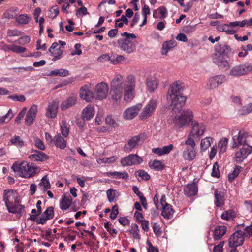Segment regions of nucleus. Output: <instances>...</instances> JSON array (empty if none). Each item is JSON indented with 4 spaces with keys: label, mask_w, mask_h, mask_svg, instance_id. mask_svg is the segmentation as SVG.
Segmentation results:
<instances>
[{
    "label": "nucleus",
    "mask_w": 252,
    "mask_h": 252,
    "mask_svg": "<svg viewBox=\"0 0 252 252\" xmlns=\"http://www.w3.org/2000/svg\"><path fill=\"white\" fill-rule=\"evenodd\" d=\"M11 168L19 176L26 178L33 176L38 169L34 163L30 164L27 162H22L20 163L15 162L13 163Z\"/></svg>",
    "instance_id": "nucleus-1"
},
{
    "label": "nucleus",
    "mask_w": 252,
    "mask_h": 252,
    "mask_svg": "<svg viewBox=\"0 0 252 252\" xmlns=\"http://www.w3.org/2000/svg\"><path fill=\"white\" fill-rule=\"evenodd\" d=\"M121 36L124 38L118 40L119 47L126 53H133L135 50L136 46L130 39L136 38V35L133 33L124 32L121 34Z\"/></svg>",
    "instance_id": "nucleus-2"
},
{
    "label": "nucleus",
    "mask_w": 252,
    "mask_h": 252,
    "mask_svg": "<svg viewBox=\"0 0 252 252\" xmlns=\"http://www.w3.org/2000/svg\"><path fill=\"white\" fill-rule=\"evenodd\" d=\"M123 79L121 76L115 77L111 83L110 94L112 100L116 103L119 102L123 95Z\"/></svg>",
    "instance_id": "nucleus-3"
},
{
    "label": "nucleus",
    "mask_w": 252,
    "mask_h": 252,
    "mask_svg": "<svg viewBox=\"0 0 252 252\" xmlns=\"http://www.w3.org/2000/svg\"><path fill=\"white\" fill-rule=\"evenodd\" d=\"M135 84L136 80L134 76L129 75L126 78L123 85L124 100L126 102H129L133 98Z\"/></svg>",
    "instance_id": "nucleus-4"
},
{
    "label": "nucleus",
    "mask_w": 252,
    "mask_h": 252,
    "mask_svg": "<svg viewBox=\"0 0 252 252\" xmlns=\"http://www.w3.org/2000/svg\"><path fill=\"white\" fill-rule=\"evenodd\" d=\"M193 118L192 111L189 109L184 110L181 115L176 116L174 119V124L176 127L180 128L188 124Z\"/></svg>",
    "instance_id": "nucleus-5"
},
{
    "label": "nucleus",
    "mask_w": 252,
    "mask_h": 252,
    "mask_svg": "<svg viewBox=\"0 0 252 252\" xmlns=\"http://www.w3.org/2000/svg\"><path fill=\"white\" fill-rule=\"evenodd\" d=\"M250 72H252V63H244L232 67L229 75L233 77H238L247 74Z\"/></svg>",
    "instance_id": "nucleus-6"
},
{
    "label": "nucleus",
    "mask_w": 252,
    "mask_h": 252,
    "mask_svg": "<svg viewBox=\"0 0 252 252\" xmlns=\"http://www.w3.org/2000/svg\"><path fill=\"white\" fill-rule=\"evenodd\" d=\"M145 135L144 133H141L137 136L132 137L125 144L124 147V150L126 152L128 153L132 151L136 145L142 143L145 140Z\"/></svg>",
    "instance_id": "nucleus-7"
},
{
    "label": "nucleus",
    "mask_w": 252,
    "mask_h": 252,
    "mask_svg": "<svg viewBox=\"0 0 252 252\" xmlns=\"http://www.w3.org/2000/svg\"><path fill=\"white\" fill-rule=\"evenodd\" d=\"M157 106V101L156 100H150L147 105L142 110L139 117L142 120L149 118L154 112Z\"/></svg>",
    "instance_id": "nucleus-8"
},
{
    "label": "nucleus",
    "mask_w": 252,
    "mask_h": 252,
    "mask_svg": "<svg viewBox=\"0 0 252 252\" xmlns=\"http://www.w3.org/2000/svg\"><path fill=\"white\" fill-rule=\"evenodd\" d=\"M143 161V159L137 154H130L127 157L123 158L121 163L123 166H130L140 164Z\"/></svg>",
    "instance_id": "nucleus-9"
},
{
    "label": "nucleus",
    "mask_w": 252,
    "mask_h": 252,
    "mask_svg": "<svg viewBox=\"0 0 252 252\" xmlns=\"http://www.w3.org/2000/svg\"><path fill=\"white\" fill-rule=\"evenodd\" d=\"M248 137V133L244 131L241 130L236 136L232 138V148H238L239 146L242 145L243 147H247L248 144L246 142Z\"/></svg>",
    "instance_id": "nucleus-10"
},
{
    "label": "nucleus",
    "mask_w": 252,
    "mask_h": 252,
    "mask_svg": "<svg viewBox=\"0 0 252 252\" xmlns=\"http://www.w3.org/2000/svg\"><path fill=\"white\" fill-rule=\"evenodd\" d=\"M244 241V233L241 230L235 232L229 238L230 247H237L243 244Z\"/></svg>",
    "instance_id": "nucleus-11"
},
{
    "label": "nucleus",
    "mask_w": 252,
    "mask_h": 252,
    "mask_svg": "<svg viewBox=\"0 0 252 252\" xmlns=\"http://www.w3.org/2000/svg\"><path fill=\"white\" fill-rule=\"evenodd\" d=\"M191 126V129L189 134L190 136L199 137L203 134L205 126L202 123H199L195 120L192 121Z\"/></svg>",
    "instance_id": "nucleus-12"
},
{
    "label": "nucleus",
    "mask_w": 252,
    "mask_h": 252,
    "mask_svg": "<svg viewBox=\"0 0 252 252\" xmlns=\"http://www.w3.org/2000/svg\"><path fill=\"white\" fill-rule=\"evenodd\" d=\"M108 86L104 82L98 83L95 86V99L102 100L106 98L108 92Z\"/></svg>",
    "instance_id": "nucleus-13"
},
{
    "label": "nucleus",
    "mask_w": 252,
    "mask_h": 252,
    "mask_svg": "<svg viewBox=\"0 0 252 252\" xmlns=\"http://www.w3.org/2000/svg\"><path fill=\"white\" fill-rule=\"evenodd\" d=\"M167 99L171 101V106L172 107V109L174 108L180 109L185 104L187 99L186 97L183 96V94H176L173 96L167 95Z\"/></svg>",
    "instance_id": "nucleus-14"
},
{
    "label": "nucleus",
    "mask_w": 252,
    "mask_h": 252,
    "mask_svg": "<svg viewBox=\"0 0 252 252\" xmlns=\"http://www.w3.org/2000/svg\"><path fill=\"white\" fill-rule=\"evenodd\" d=\"M225 80V77L223 75H216L211 77L207 83V88L209 89L216 88L222 84Z\"/></svg>",
    "instance_id": "nucleus-15"
},
{
    "label": "nucleus",
    "mask_w": 252,
    "mask_h": 252,
    "mask_svg": "<svg viewBox=\"0 0 252 252\" xmlns=\"http://www.w3.org/2000/svg\"><path fill=\"white\" fill-rule=\"evenodd\" d=\"M251 152H252V147L250 146H247V147H243L235 154L236 162L238 163L242 162Z\"/></svg>",
    "instance_id": "nucleus-16"
},
{
    "label": "nucleus",
    "mask_w": 252,
    "mask_h": 252,
    "mask_svg": "<svg viewBox=\"0 0 252 252\" xmlns=\"http://www.w3.org/2000/svg\"><path fill=\"white\" fill-rule=\"evenodd\" d=\"M141 108V104H137L125 110L123 113V116L126 119H132L137 115Z\"/></svg>",
    "instance_id": "nucleus-17"
},
{
    "label": "nucleus",
    "mask_w": 252,
    "mask_h": 252,
    "mask_svg": "<svg viewBox=\"0 0 252 252\" xmlns=\"http://www.w3.org/2000/svg\"><path fill=\"white\" fill-rule=\"evenodd\" d=\"M183 90L184 86L183 83L179 81H176L170 85L167 95L173 96L176 94H182L181 92Z\"/></svg>",
    "instance_id": "nucleus-18"
},
{
    "label": "nucleus",
    "mask_w": 252,
    "mask_h": 252,
    "mask_svg": "<svg viewBox=\"0 0 252 252\" xmlns=\"http://www.w3.org/2000/svg\"><path fill=\"white\" fill-rule=\"evenodd\" d=\"M19 200L18 197V194L16 190L13 189L4 190L3 194V201L5 204H7L12 202L16 203L17 201Z\"/></svg>",
    "instance_id": "nucleus-19"
},
{
    "label": "nucleus",
    "mask_w": 252,
    "mask_h": 252,
    "mask_svg": "<svg viewBox=\"0 0 252 252\" xmlns=\"http://www.w3.org/2000/svg\"><path fill=\"white\" fill-rule=\"evenodd\" d=\"M54 216V208L52 206L49 207L43 212L41 217L38 219L37 224H44L47 220L52 219Z\"/></svg>",
    "instance_id": "nucleus-20"
},
{
    "label": "nucleus",
    "mask_w": 252,
    "mask_h": 252,
    "mask_svg": "<svg viewBox=\"0 0 252 252\" xmlns=\"http://www.w3.org/2000/svg\"><path fill=\"white\" fill-rule=\"evenodd\" d=\"M37 112V106L33 105L28 110L25 119V123L27 125H32L35 120Z\"/></svg>",
    "instance_id": "nucleus-21"
},
{
    "label": "nucleus",
    "mask_w": 252,
    "mask_h": 252,
    "mask_svg": "<svg viewBox=\"0 0 252 252\" xmlns=\"http://www.w3.org/2000/svg\"><path fill=\"white\" fill-rule=\"evenodd\" d=\"M20 200H18L17 202L13 203V201L10 203L5 204L9 212L13 214H21L24 210V206L20 205Z\"/></svg>",
    "instance_id": "nucleus-22"
},
{
    "label": "nucleus",
    "mask_w": 252,
    "mask_h": 252,
    "mask_svg": "<svg viewBox=\"0 0 252 252\" xmlns=\"http://www.w3.org/2000/svg\"><path fill=\"white\" fill-rule=\"evenodd\" d=\"M196 152L193 147H186L183 152V157L185 160H192L196 157Z\"/></svg>",
    "instance_id": "nucleus-23"
},
{
    "label": "nucleus",
    "mask_w": 252,
    "mask_h": 252,
    "mask_svg": "<svg viewBox=\"0 0 252 252\" xmlns=\"http://www.w3.org/2000/svg\"><path fill=\"white\" fill-rule=\"evenodd\" d=\"M80 97L87 102L91 101L93 99V94L88 88L87 86H84L80 88Z\"/></svg>",
    "instance_id": "nucleus-24"
},
{
    "label": "nucleus",
    "mask_w": 252,
    "mask_h": 252,
    "mask_svg": "<svg viewBox=\"0 0 252 252\" xmlns=\"http://www.w3.org/2000/svg\"><path fill=\"white\" fill-rule=\"evenodd\" d=\"M58 109V103L55 101H52L48 105L46 113V116L51 118H55L57 115Z\"/></svg>",
    "instance_id": "nucleus-25"
},
{
    "label": "nucleus",
    "mask_w": 252,
    "mask_h": 252,
    "mask_svg": "<svg viewBox=\"0 0 252 252\" xmlns=\"http://www.w3.org/2000/svg\"><path fill=\"white\" fill-rule=\"evenodd\" d=\"M185 194L188 197L196 195L198 192V187L195 183L188 184L184 188Z\"/></svg>",
    "instance_id": "nucleus-26"
},
{
    "label": "nucleus",
    "mask_w": 252,
    "mask_h": 252,
    "mask_svg": "<svg viewBox=\"0 0 252 252\" xmlns=\"http://www.w3.org/2000/svg\"><path fill=\"white\" fill-rule=\"evenodd\" d=\"M213 60L214 63L220 67H226L229 66L228 62L224 60L223 55L215 54Z\"/></svg>",
    "instance_id": "nucleus-27"
},
{
    "label": "nucleus",
    "mask_w": 252,
    "mask_h": 252,
    "mask_svg": "<svg viewBox=\"0 0 252 252\" xmlns=\"http://www.w3.org/2000/svg\"><path fill=\"white\" fill-rule=\"evenodd\" d=\"M94 113V107L89 105L83 109L82 113V117L84 120L89 121L93 117Z\"/></svg>",
    "instance_id": "nucleus-28"
},
{
    "label": "nucleus",
    "mask_w": 252,
    "mask_h": 252,
    "mask_svg": "<svg viewBox=\"0 0 252 252\" xmlns=\"http://www.w3.org/2000/svg\"><path fill=\"white\" fill-rule=\"evenodd\" d=\"M227 227L224 225L217 226L214 231L213 238L215 240L220 239L226 233Z\"/></svg>",
    "instance_id": "nucleus-29"
},
{
    "label": "nucleus",
    "mask_w": 252,
    "mask_h": 252,
    "mask_svg": "<svg viewBox=\"0 0 252 252\" xmlns=\"http://www.w3.org/2000/svg\"><path fill=\"white\" fill-rule=\"evenodd\" d=\"M76 101L77 98L76 97L74 96H70L62 102L61 104V109L63 111L66 110L68 108L74 106L76 104Z\"/></svg>",
    "instance_id": "nucleus-30"
},
{
    "label": "nucleus",
    "mask_w": 252,
    "mask_h": 252,
    "mask_svg": "<svg viewBox=\"0 0 252 252\" xmlns=\"http://www.w3.org/2000/svg\"><path fill=\"white\" fill-rule=\"evenodd\" d=\"M29 158L35 161H43L49 158V156L40 151H36L34 154L29 156Z\"/></svg>",
    "instance_id": "nucleus-31"
},
{
    "label": "nucleus",
    "mask_w": 252,
    "mask_h": 252,
    "mask_svg": "<svg viewBox=\"0 0 252 252\" xmlns=\"http://www.w3.org/2000/svg\"><path fill=\"white\" fill-rule=\"evenodd\" d=\"M174 211L172 206L170 204H166L162 207L161 215L165 219H170L173 217Z\"/></svg>",
    "instance_id": "nucleus-32"
},
{
    "label": "nucleus",
    "mask_w": 252,
    "mask_h": 252,
    "mask_svg": "<svg viewBox=\"0 0 252 252\" xmlns=\"http://www.w3.org/2000/svg\"><path fill=\"white\" fill-rule=\"evenodd\" d=\"M215 51L219 54L227 55L230 52L231 48L226 44H220L216 46Z\"/></svg>",
    "instance_id": "nucleus-33"
},
{
    "label": "nucleus",
    "mask_w": 252,
    "mask_h": 252,
    "mask_svg": "<svg viewBox=\"0 0 252 252\" xmlns=\"http://www.w3.org/2000/svg\"><path fill=\"white\" fill-rule=\"evenodd\" d=\"M146 85L148 91L153 92L158 87V83L154 77L150 76L146 79Z\"/></svg>",
    "instance_id": "nucleus-34"
},
{
    "label": "nucleus",
    "mask_w": 252,
    "mask_h": 252,
    "mask_svg": "<svg viewBox=\"0 0 252 252\" xmlns=\"http://www.w3.org/2000/svg\"><path fill=\"white\" fill-rule=\"evenodd\" d=\"M177 45V42L174 40L164 42L162 44V54L166 55L169 50L172 49Z\"/></svg>",
    "instance_id": "nucleus-35"
},
{
    "label": "nucleus",
    "mask_w": 252,
    "mask_h": 252,
    "mask_svg": "<svg viewBox=\"0 0 252 252\" xmlns=\"http://www.w3.org/2000/svg\"><path fill=\"white\" fill-rule=\"evenodd\" d=\"M54 143L57 147L63 149L66 147V143L64 138L60 134L56 135L54 137Z\"/></svg>",
    "instance_id": "nucleus-36"
},
{
    "label": "nucleus",
    "mask_w": 252,
    "mask_h": 252,
    "mask_svg": "<svg viewBox=\"0 0 252 252\" xmlns=\"http://www.w3.org/2000/svg\"><path fill=\"white\" fill-rule=\"evenodd\" d=\"M215 198V204L218 207H221L224 205V196L222 192L215 190L214 193Z\"/></svg>",
    "instance_id": "nucleus-37"
},
{
    "label": "nucleus",
    "mask_w": 252,
    "mask_h": 252,
    "mask_svg": "<svg viewBox=\"0 0 252 252\" xmlns=\"http://www.w3.org/2000/svg\"><path fill=\"white\" fill-rule=\"evenodd\" d=\"M69 75V71L68 70L63 68L59 69H55L51 71L49 74L50 76H62L66 77Z\"/></svg>",
    "instance_id": "nucleus-38"
},
{
    "label": "nucleus",
    "mask_w": 252,
    "mask_h": 252,
    "mask_svg": "<svg viewBox=\"0 0 252 252\" xmlns=\"http://www.w3.org/2000/svg\"><path fill=\"white\" fill-rule=\"evenodd\" d=\"M72 203V198L71 196L69 197H64L61 201L60 206V208L63 210H67L71 206Z\"/></svg>",
    "instance_id": "nucleus-39"
},
{
    "label": "nucleus",
    "mask_w": 252,
    "mask_h": 252,
    "mask_svg": "<svg viewBox=\"0 0 252 252\" xmlns=\"http://www.w3.org/2000/svg\"><path fill=\"white\" fill-rule=\"evenodd\" d=\"M148 164L151 168L158 171L163 169L164 167V164L161 162V161L157 160L150 161Z\"/></svg>",
    "instance_id": "nucleus-40"
},
{
    "label": "nucleus",
    "mask_w": 252,
    "mask_h": 252,
    "mask_svg": "<svg viewBox=\"0 0 252 252\" xmlns=\"http://www.w3.org/2000/svg\"><path fill=\"white\" fill-rule=\"evenodd\" d=\"M218 31L220 32H225L227 34H234L236 32V31L231 29L228 24H223L218 26L217 28Z\"/></svg>",
    "instance_id": "nucleus-41"
},
{
    "label": "nucleus",
    "mask_w": 252,
    "mask_h": 252,
    "mask_svg": "<svg viewBox=\"0 0 252 252\" xmlns=\"http://www.w3.org/2000/svg\"><path fill=\"white\" fill-rule=\"evenodd\" d=\"M39 185L41 190L44 191L51 188V185L47 176H45L41 179Z\"/></svg>",
    "instance_id": "nucleus-42"
},
{
    "label": "nucleus",
    "mask_w": 252,
    "mask_h": 252,
    "mask_svg": "<svg viewBox=\"0 0 252 252\" xmlns=\"http://www.w3.org/2000/svg\"><path fill=\"white\" fill-rule=\"evenodd\" d=\"M107 174L108 176H113L116 179L124 178L126 179L128 177V173L126 172H109Z\"/></svg>",
    "instance_id": "nucleus-43"
},
{
    "label": "nucleus",
    "mask_w": 252,
    "mask_h": 252,
    "mask_svg": "<svg viewBox=\"0 0 252 252\" xmlns=\"http://www.w3.org/2000/svg\"><path fill=\"white\" fill-rule=\"evenodd\" d=\"M49 52L54 57L52 60L55 61L61 58L62 55L63 53V50L61 48H59L56 49H52L51 50V52Z\"/></svg>",
    "instance_id": "nucleus-44"
},
{
    "label": "nucleus",
    "mask_w": 252,
    "mask_h": 252,
    "mask_svg": "<svg viewBox=\"0 0 252 252\" xmlns=\"http://www.w3.org/2000/svg\"><path fill=\"white\" fill-rule=\"evenodd\" d=\"M213 142V139L210 137L202 139L201 141V149L202 150H207Z\"/></svg>",
    "instance_id": "nucleus-45"
},
{
    "label": "nucleus",
    "mask_w": 252,
    "mask_h": 252,
    "mask_svg": "<svg viewBox=\"0 0 252 252\" xmlns=\"http://www.w3.org/2000/svg\"><path fill=\"white\" fill-rule=\"evenodd\" d=\"M7 48L17 54L23 53L26 50V48L24 47L15 45H8L7 46Z\"/></svg>",
    "instance_id": "nucleus-46"
},
{
    "label": "nucleus",
    "mask_w": 252,
    "mask_h": 252,
    "mask_svg": "<svg viewBox=\"0 0 252 252\" xmlns=\"http://www.w3.org/2000/svg\"><path fill=\"white\" fill-rule=\"evenodd\" d=\"M13 116L12 110L9 109L5 115L0 117V124L8 122L13 118Z\"/></svg>",
    "instance_id": "nucleus-47"
},
{
    "label": "nucleus",
    "mask_w": 252,
    "mask_h": 252,
    "mask_svg": "<svg viewBox=\"0 0 252 252\" xmlns=\"http://www.w3.org/2000/svg\"><path fill=\"white\" fill-rule=\"evenodd\" d=\"M242 167L239 166H236L232 173L228 174V180L230 182H232L234 179L239 175Z\"/></svg>",
    "instance_id": "nucleus-48"
},
{
    "label": "nucleus",
    "mask_w": 252,
    "mask_h": 252,
    "mask_svg": "<svg viewBox=\"0 0 252 252\" xmlns=\"http://www.w3.org/2000/svg\"><path fill=\"white\" fill-rule=\"evenodd\" d=\"M228 143V139L224 138L220 140L219 143V147L220 148L219 153H223L226 151L227 149V145Z\"/></svg>",
    "instance_id": "nucleus-49"
},
{
    "label": "nucleus",
    "mask_w": 252,
    "mask_h": 252,
    "mask_svg": "<svg viewBox=\"0 0 252 252\" xmlns=\"http://www.w3.org/2000/svg\"><path fill=\"white\" fill-rule=\"evenodd\" d=\"M30 19L27 14H21L16 18V21L21 24H27L29 23Z\"/></svg>",
    "instance_id": "nucleus-50"
},
{
    "label": "nucleus",
    "mask_w": 252,
    "mask_h": 252,
    "mask_svg": "<svg viewBox=\"0 0 252 252\" xmlns=\"http://www.w3.org/2000/svg\"><path fill=\"white\" fill-rule=\"evenodd\" d=\"M11 143L17 147H22L24 145V141L19 136H15L10 140Z\"/></svg>",
    "instance_id": "nucleus-51"
},
{
    "label": "nucleus",
    "mask_w": 252,
    "mask_h": 252,
    "mask_svg": "<svg viewBox=\"0 0 252 252\" xmlns=\"http://www.w3.org/2000/svg\"><path fill=\"white\" fill-rule=\"evenodd\" d=\"M139 227L138 226L135 224L133 223L131 224V233L134 238L137 239H140V235L139 234Z\"/></svg>",
    "instance_id": "nucleus-52"
},
{
    "label": "nucleus",
    "mask_w": 252,
    "mask_h": 252,
    "mask_svg": "<svg viewBox=\"0 0 252 252\" xmlns=\"http://www.w3.org/2000/svg\"><path fill=\"white\" fill-rule=\"evenodd\" d=\"M136 176L140 177L142 179L148 180L150 178V175L144 170H140L136 172Z\"/></svg>",
    "instance_id": "nucleus-53"
},
{
    "label": "nucleus",
    "mask_w": 252,
    "mask_h": 252,
    "mask_svg": "<svg viewBox=\"0 0 252 252\" xmlns=\"http://www.w3.org/2000/svg\"><path fill=\"white\" fill-rule=\"evenodd\" d=\"M126 60L125 57L123 55H117L115 58H112L111 63L114 64H118Z\"/></svg>",
    "instance_id": "nucleus-54"
},
{
    "label": "nucleus",
    "mask_w": 252,
    "mask_h": 252,
    "mask_svg": "<svg viewBox=\"0 0 252 252\" xmlns=\"http://www.w3.org/2000/svg\"><path fill=\"white\" fill-rule=\"evenodd\" d=\"M23 34L24 32H23L16 29L9 30L7 32L8 35L10 37L21 36Z\"/></svg>",
    "instance_id": "nucleus-55"
},
{
    "label": "nucleus",
    "mask_w": 252,
    "mask_h": 252,
    "mask_svg": "<svg viewBox=\"0 0 252 252\" xmlns=\"http://www.w3.org/2000/svg\"><path fill=\"white\" fill-rule=\"evenodd\" d=\"M107 196L108 199L110 202H112L114 201L115 197V191L114 189H110L106 191Z\"/></svg>",
    "instance_id": "nucleus-56"
},
{
    "label": "nucleus",
    "mask_w": 252,
    "mask_h": 252,
    "mask_svg": "<svg viewBox=\"0 0 252 252\" xmlns=\"http://www.w3.org/2000/svg\"><path fill=\"white\" fill-rule=\"evenodd\" d=\"M61 130L62 135L64 137H66L68 135L69 133V129L67 128L65 124V122L63 121H62V125L61 126Z\"/></svg>",
    "instance_id": "nucleus-57"
},
{
    "label": "nucleus",
    "mask_w": 252,
    "mask_h": 252,
    "mask_svg": "<svg viewBox=\"0 0 252 252\" xmlns=\"http://www.w3.org/2000/svg\"><path fill=\"white\" fill-rule=\"evenodd\" d=\"M31 41V38L29 36H23L19 38L16 42L22 45H25L29 43Z\"/></svg>",
    "instance_id": "nucleus-58"
},
{
    "label": "nucleus",
    "mask_w": 252,
    "mask_h": 252,
    "mask_svg": "<svg viewBox=\"0 0 252 252\" xmlns=\"http://www.w3.org/2000/svg\"><path fill=\"white\" fill-rule=\"evenodd\" d=\"M211 175L215 177H219L220 176L219 165L217 162H215L213 165Z\"/></svg>",
    "instance_id": "nucleus-59"
},
{
    "label": "nucleus",
    "mask_w": 252,
    "mask_h": 252,
    "mask_svg": "<svg viewBox=\"0 0 252 252\" xmlns=\"http://www.w3.org/2000/svg\"><path fill=\"white\" fill-rule=\"evenodd\" d=\"M241 114H247L251 112H252V103L248 104L247 105L244 106L242 110Z\"/></svg>",
    "instance_id": "nucleus-60"
},
{
    "label": "nucleus",
    "mask_w": 252,
    "mask_h": 252,
    "mask_svg": "<svg viewBox=\"0 0 252 252\" xmlns=\"http://www.w3.org/2000/svg\"><path fill=\"white\" fill-rule=\"evenodd\" d=\"M106 123L110 126L115 127L117 126L115 121L112 118L111 116H107L105 119Z\"/></svg>",
    "instance_id": "nucleus-61"
},
{
    "label": "nucleus",
    "mask_w": 252,
    "mask_h": 252,
    "mask_svg": "<svg viewBox=\"0 0 252 252\" xmlns=\"http://www.w3.org/2000/svg\"><path fill=\"white\" fill-rule=\"evenodd\" d=\"M36 147L41 150H44L45 149V145L42 140L38 138H36L34 140Z\"/></svg>",
    "instance_id": "nucleus-62"
},
{
    "label": "nucleus",
    "mask_w": 252,
    "mask_h": 252,
    "mask_svg": "<svg viewBox=\"0 0 252 252\" xmlns=\"http://www.w3.org/2000/svg\"><path fill=\"white\" fill-rule=\"evenodd\" d=\"M153 229L154 232L157 236H159L161 234V230L159 225L158 223H154L153 225Z\"/></svg>",
    "instance_id": "nucleus-63"
},
{
    "label": "nucleus",
    "mask_w": 252,
    "mask_h": 252,
    "mask_svg": "<svg viewBox=\"0 0 252 252\" xmlns=\"http://www.w3.org/2000/svg\"><path fill=\"white\" fill-rule=\"evenodd\" d=\"M224 242H220L218 245L215 246L213 248L214 252H223V247Z\"/></svg>",
    "instance_id": "nucleus-64"
}]
</instances>
